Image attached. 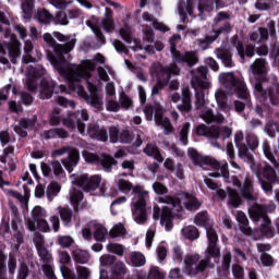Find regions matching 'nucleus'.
I'll use <instances>...</instances> for the list:
<instances>
[{"label":"nucleus","mask_w":279,"mask_h":279,"mask_svg":"<svg viewBox=\"0 0 279 279\" xmlns=\"http://www.w3.org/2000/svg\"><path fill=\"white\" fill-rule=\"evenodd\" d=\"M251 71L255 77L254 96L262 105H256L255 112L262 119L271 114V106H279V85L265 87L262 80L267 75V59L258 58L251 64ZM271 105V106H270Z\"/></svg>","instance_id":"f257e3e1"},{"label":"nucleus","mask_w":279,"mask_h":279,"mask_svg":"<svg viewBox=\"0 0 279 279\" xmlns=\"http://www.w3.org/2000/svg\"><path fill=\"white\" fill-rule=\"evenodd\" d=\"M182 38L180 35H174L169 39L170 43V53L172 57V62L169 65H162V63H154L151 65L153 71L156 75H160L165 82H171V75H180L181 70L178 64H182V66H189V69H193L197 62H199V58L195 51H185L182 52L178 50L175 39Z\"/></svg>","instance_id":"f03ea898"},{"label":"nucleus","mask_w":279,"mask_h":279,"mask_svg":"<svg viewBox=\"0 0 279 279\" xmlns=\"http://www.w3.org/2000/svg\"><path fill=\"white\" fill-rule=\"evenodd\" d=\"M118 189L122 193H130V191H133L136 202L132 204L131 210L132 216L135 221V223H146L147 222V197L149 196V193L145 190H143V186L141 185H133L132 182L125 180V179H119L118 181Z\"/></svg>","instance_id":"7ed1b4c3"},{"label":"nucleus","mask_w":279,"mask_h":279,"mask_svg":"<svg viewBox=\"0 0 279 279\" xmlns=\"http://www.w3.org/2000/svg\"><path fill=\"white\" fill-rule=\"evenodd\" d=\"M219 77L222 84L233 88L239 99L246 101L245 104L241 100H234L235 112H244L245 106H252V100H250V89H247V85L245 84V81H243V77L235 75L234 72L222 73Z\"/></svg>","instance_id":"20e7f679"},{"label":"nucleus","mask_w":279,"mask_h":279,"mask_svg":"<svg viewBox=\"0 0 279 279\" xmlns=\"http://www.w3.org/2000/svg\"><path fill=\"white\" fill-rule=\"evenodd\" d=\"M43 39L44 43L49 45V47H51L53 51V53H48V58L51 64H53L54 69L59 71V73H62V71H64V64L66 62V57L64 56H68V53H71L72 49H75V39H72L71 41L65 44H59L58 41H56L53 36H51L50 33H45L43 35Z\"/></svg>","instance_id":"39448f33"},{"label":"nucleus","mask_w":279,"mask_h":279,"mask_svg":"<svg viewBox=\"0 0 279 279\" xmlns=\"http://www.w3.org/2000/svg\"><path fill=\"white\" fill-rule=\"evenodd\" d=\"M159 204H168L177 213H184V208L190 213H195L202 208V202H199L197 196L184 191L181 194L159 197Z\"/></svg>","instance_id":"423d86ee"},{"label":"nucleus","mask_w":279,"mask_h":279,"mask_svg":"<svg viewBox=\"0 0 279 279\" xmlns=\"http://www.w3.org/2000/svg\"><path fill=\"white\" fill-rule=\"evenodd\" d=\"M190 158L193 160L194 165L198 167H210L211 169H216V171H220L222 178L225 180H230V170L228 169V163L221 166L217 159L210 156H204L199 154L196 149H193L190 153Z\"/></svg>","instance_id":"0eeeda50"},{"label":"nucleus","mask_w":279,"mask_h":279,"mask_svg":"<svg viewBox=\"0 0 279 279\" xmlns=\"http://www.w3.org/2000/svg\"><path fill=\"white\" fill-rule=\"evenodd\" d=\"M153 219L154 221H160V226H165L166 232H171L173 230V220L175 215L173 209L169 206H155L153 209Z\"/></svg>","instance_id":"6e6552de"},{"label":"nucleus","mask_w":279,"mask_h":279,"mask_svg":"<svg viewBox=\"0 0 279 279\" xmlns=\"http://www.w3.org/2000/svg\"><path fill=\"white\" fill-rule=\"evenodd\" d=\"M193 94L191 93V88L189 86L182 88V94L174 93L170 96V101L173 104H178V101H182V104L177 106V110L183 114H189L191 110H193V104L191 98Z\"/></svg>","instance_id":"1a4fd4ad"},{"label":"nucleus","mask_w":279,"mask_h":279,"mask_svg":"<svg viewBox=\"0 0 279 279\" xmlns=\"http://www.w3.org/2000/svg\"><path fill=\"white\" fill-rule=\"evenodd\" d=\"M232 29H234V26L232 25V23L227 21L222 25H220L218 29L213 31L214 35H207L205 36V38L197 39L198 46L201 47V49L206 50L208 49V47H210V45H213V43H215V40H217V38H219V36H221V34L228 36V34H230Z\"/></svg>","instance_id":"9d476101"},{"label":"nucleus","mask_w":279,"mask_h":279,"mask_svg":"<svg viewBox=\"0 0 279 279\" xmlns=\"http://www.w3.org/2000/svg\"><path fill=\"white\" fill-rule=\"evenodd\" d=\"M75 182L80 189H82L85 193H90L93 191H97L99 185L101 184L100 175H92L81 174L76 177Z\"/></svg>","instance_id":"9b49d317"},{"label":"nucleus","mask_w":279,"mask_h":279,"mask_svg":"<svg viewBox=\"0 0 279 279\" xmlns=\"http://www.w3.org/2000/svg\"><path fill=\"white\" fill-rule=\"evenodd\" d=\"M93 77L90 71H88L84 65H78L76 69H72L69 73V82L71 90H75V88H80L82 92V85H80V81L82 80H89Z\"/></svg>","instance_id":"f8f14e48"},{"label":"nucleus","mask_w":279,"mask_h":279,"mask_svg":"<svg viewBox=\"0 0 279 279\" xmlns=\"http://www.w3.org/2000/svg\"><path fill=\"white\" fill-rule=\"evenodd\" d=\"M155 124L158 128H162L165 136H169L170 134H173L174 129L173 124H171V120L169 118H165V110L162 109V106L156 105L155 106Z\"/></svg>","instance_id":"ddd939ff"},{"label":"nucleus","mask_w":279,"mask_h":279,"mask_svg":"<svg viewBox=\"0 0 279 279\" xmlns=\"http://www.w3.org/2000/svg\"><path fill=\"white\" fill-rule=\"evenodd\" d=\"M232 45L235 47L238 56L241 58V60H245V57L254 58V56H256V46L252 44L244 46L241 39H239V35L233 37Z\"/></svg>","instance_id":"4468645a"},{"label":"nucleus","mask_w":279,"mask_h":279,"mask_svg":"<svg viewBox=\"0 0 279 279\" xmlns=\"http://www.w3.org/2000/svg\"><path fill=\"white\" fill-rule=\"evenodd\" d=\"M38 121V117L34 116L32 119L22 118L19 121V125L13 128V132L20 136V138H27L28 133L27 130H34L36 128V123Z\"/></svg>","instance_id":"2eb2a0df"},{"label":"nucleus","mask_w":279,"mask_h":279,"mask_svg":"<svg viewBox=\"0 0 279 279\" xmlns=\"http://www.w3.org/2000/svg\"><path fill=\"white\" fill-rule=\"evenodd\" d=\"M240 195L246 202H256V193L254 192V177L247 174L240 186Z\"/></svg>","instance_id":"dca6fc26"},{"label":"nucleus","mask_w":279,"mask_h":279,"mask_svg":"<svg viewBox=\"0 0 279 279\" xmlns=\"http://www.w3.org/2000/svg\"><path fill=\"white\" fill-rule=\"evenodd\" d=\"M87 134L94 141L100 143H108V129L106 126H99V124H89L87 128Z\"/></svg>","instance_id":"f3484780"},{"label":"nucleus","mask_w":279,"mask_h":279,"mask_svg":"<svg viewBox=\"0 0 279 279\" xmlns=\"http://www.w3.org/2000/svg\"><path fill=\"white\" fill-rule=\"evenodd\" d=\"M250 217L254 221H258L259 219H263L262 226H271V219H269V216L267 215V209L265 206L256 204L253 206V209L250 211Z\"/></svg>","instance_id":"a211bd4d"},{"label":"nucleus","mask_w":279,"mask_h":279,"mask_svg":"<svg viewBox=\"0 0 279 279\" xmlns=\"http://www.w3.org/2000/svg\"><path fill=\"white\" fill-rule=\"evenodd\" d=\"M196 136H204L205 138H211L213 141L219 140V131H217V126H208L204 123L196 125L195 128Z\"/></svg>","instance_id":"6ab92c4d"},{"label":"nucleus","mask_w":279,"mask_h":279,"mask_svg":"<svg viewBox=\"0 0 279 279\" xmlns=\"http://www.w3.org/2000/svg\"><path fill=\"white\" fill-rule=\"evenodd\" d=\"M216 57L221 60L223 66L227 69L234 68V61L232 60V50L226 47H219L216 49Z\"/></svg>","instance_id":"aec40b11"},{"label":"nucleus","mask_w":279,"mask_h":279,"mask_svg":"<svg viewBox=\"0 0 279 279\" xmlns=\"http://www.w3.org/2000/svg\"><path fill=\"white\" fill-rule=\"evenodd\" d=\"M53 93H58L56 92V83L53 81L43 78L40 81V99H51V97H53Z\"/></svg>","instance_id":"412c9836"},{"label":"nucleus","mask_w":279,"mask_h":279,"mask_svg":"<svg viewBox=\"0 0 279 279\" xmlns=\"http://www.w3.org/2000/svg\"><path fill=\"white\" fill-rule=\"evenodd\" d=\"M143 153L149 158H154V160H157V162H165V157H162L160 148H158V145L154 143L146 144Z\"/></svg>","instance_id":"4be33fe9"},{"label":"nucleus","mask_w":279,"mask_h":279,"mask_svg":"<svg viewBox=\"0 0 279 279\" xmlns=\"http://www.w3.org/2000/svg\"><path fill=\"white\" fill-rule=\"evenodd\" d=\"M227 195L229 199L228 204L233 208H239V206L243 205V196H241V194H239V191H236L235 189L227 186Z\"/></svg>","instance_id":"5701e85b"},{"label":"nucleus","mask_w":279,"mask_h":279,"mask_svg":"<svg viewBox=\"0 0 279 279\" xmlns=\"http://www.w3.org/2000/svg\"><path fill=\"white\" fill-rule=\"evenodd\" d=\"M238 156L243 160L244 162H247L251 167H254L256 165L254 159V154H252L251 149L247 147V144L242 145L238 148Z\"/></svg>","instance_id":"b1692460"},{"label":"nucleus","mask_w":279,"mask_h":279,"mask_svg":"<svg viewBox=\"0 0 279 279\" xmlns=\"http://www.w3.org/2000/svg\"><path fill=\"white\" fill-rule=\"evenodd\" d=\"M77 162H80V150L73 148L68 156V159L63 160V166L66 171H73V167H77Z\"/></svg>","instance_id":"393cba45"},{"label":"nucleus","mask_w":279,"mask_h":279,"mask_svg":"<svg viewBox=\"0 0 279 279\" xmlns=\"http://www.w3.org/2000/svg\"><path fill=\"white\" fill-rule=\"evenodd\" d=\"M120 36L124 43H128V45H132L134 43L136 46L133 47V51H136V49L142 50L143 45H141V41L137 38H132V32L129 28H121L120 29Z\"/></svg>","instance_id":"a878e982"},{"label":"nucleus","mask_w":279,"mask_h":279,"mask_svg":"<svg viewBox=\"0 0 279 279\" xmlns=\"http://www.w3.org/2000/svg\"><path fill=\"white\" fill-rule=\"evenodd\" d=\"M238 223H240V230L243 234H246L247 236H252L253 231L250 227V220L247 219V216L245 213L240 211L238 214Z\"/></svg>","instance_id":"bb28decb"},{"label":"nucleus","mask_w":279,"mask_h":279,"mask_svg":"<svg viewBox=\"0 0 279 279\" xmlns=\"http://www.w3.org/2000/svg\"><path fill=\"white\" fill-rule=\"evenodd\" d=\"M111 274L113 279H124L125 274H128V267L123 262H116L111 266Z\"/></svg>","instance_id":"cd10ccee"},{"label":"nucleus","mask_w":279,"mask_h":279,"mask_svg":"<svg viewBox=\"0 0 279 279\" xmlns=\"http://www.w3.org/2000/svg\"><path fill=\"white\" fill-rule=\"evenodd\" d=\"M72 258L77 265H86L90 260V254L87 251L76 248L72 252Z\"/></svg>","instance_id":"c85d7f7f"},{"label":"nucleus","mask_w":279,"mask_h":279,"mask_svg":"<svg viewBox=\"0 0 279 279\" xmlns=\"http://www.w3.org/2000/svg\"><path fill=\"white\" fill-rule=\"evenodd\" d=\"M98 165H101L104 171L110 173V171H112V167H117L119 161H117V159L111 155H102Z\"/></svg>","instance_id":"c756f323"},{"label":"nucleus","mask_w":279,"mask_h":279,"mask_svg":"<svg viewBox=\"0 0 279 279\" xmlns=\"http://www.w3.org/2000/svg\"><path fill=\"white\" fill-rule=\"evenodd\" d=\"M9 56L11 58V62L16 64V58H21V43L19 40L13 41L8 45Z\"/></svg>","instance_id":"7c9ffc66"},{"label":"nucleus","mask_w":279,"mask_h":279,"mask_svg":"<svg viewBox=\"0 0 279 279\" xmlns=\"http://www.w3.org/2000/svg\"><path fill=\"white\" fill-rule=\"evenodd\" d=\"M262 175L264 180H267V182H278V174L276 173V169L271 167L269 163H265Z\"/></svg>","instance_id":"2f4dec72"},{"label":"nucleus","mask_w":279,"mask_h":279,"mask_svg":"<svg viewBox=\"0 0 279 279\" xmlns=\"http://www.w3.org/2000/svg\"><path fill=\"white\" fill-rule=\"evenodd\" d=\"M59 216L64 226H71L73 221V209L70 207H59Z\"/></svg>","instance_id":"473e14b6"},{"label":"nucleus","mask_w":279,"mask_h":279,"mask_svg":"<svg viewBox=\"0 0 279 279\" xmlns=\"http://www.w3.org/2000/svg\"><path fill=\"white\" fill-rule=\"evenodd\" d=\"M130 262L132 267H143L146 263L145 255L141 252H132Z\"/></svg>","instance_id":"72a5a7b5"},{"label":"nucleus","mask_w":279,"mask_h":279,"mask_svg":"<svg viewBox=\"0 0 279 279\" xmlns=\"http://www.w3.org/2000/svg\"><path fill=\"white\" fill-rule=\"evenodd\" d=\"M208 221H210V219L208 218V211H199L194 217V223L205 229L210 228V225L208 223Z\"/></svg>","instance_id":"f704fd0d"},{"label":"nucleus","mask_w":279,"mask_h":279,"mask_svg":"<svg viewBox=\"0 0 279 279\" xmlns=\"http://www.w3.org/2000/svg\"><path fill=\"white\" fill-rule=\"evenodd\" d=\"M34 243H35V247L37 250L39 258H41L44 254H47L49 252V250L45 247V239L43 238V234H37L34 240Z\"/></svg>","instance_id":"c9c22d12"},{"label":"nucleus","mask_w":279,"mask_h":279,"mask_svg":"<svg viewBox=\"0 0 279 279\" xmlns=\"http://www.w3.org/2000/svg\"><path fill=\"white\" fill-rule=\"evenodd\" d=\"M37 21L43 25H49L53 21V15L47 9H43L37 12Z\"/></svg>","instance_id":"e433bc0d"},{"label":"nucleus","mask_w":279,"mask_h":279,"mask_svg":"<svg viewBox=\"0 0 279 279\" xmlns=\"http://www.w3.org/2000/svg\"><path fill=\"white\" fill-rule=\"evenodd\" d=\"M22 12L24 19H32L34 14V0H22Z\"/></svg>","instance_id":"4c0bfd02"},{"label":"nucleus","mask_w":279,"mask_h":279,"mask_svg":"<svg viewBox=\"0 0 279 279\" xmlns=\"http://www.w3.org/2000/svg\"><path fill=\"white\" fill-rule=\"evenodd\" d=\"M61 189L62 187L60 186V184H58V182L50 183L46 191L47 199H49V202H53V197H56V195L60 193Z\"/></svg>","instance_id":"58836bf2"},{"label":"nucleus","mask_w":279,"mask_h":279,"mask_svg":"<svg viewBox=\"0 0 279 279\" xmlns=\"http://www.w3.org/2000/svg\"><path fill=\"white\" fill-rule=\"evenodd\" d=\"M183 234L189 241H195L196 239H199V229L195 226H189L183 229Z\"/></svg>","instance_id":"ea45409f"},{"label":"nucleus","mask_w":279,"mask_h":279,"mask_svg":"<svg viewBox=\"0 0 279 279\" xmlns=\"http://www.w3.org/2000/svg\"><path fill=\"white\" fill-rule=\"evenodd\" d=\"M81 90L83 93V97L84 99H86L87 101H89L92 104V106H94V108H97L99 110V108H101V100H99V94H95V95H87L86 90H84V87L81 86Z\"/></svg>","instance_id":"a19ab883"},{"label":"nucleus","mask_w":279,"mask_h":279,"mask_svg":"<svg viewBox=\"0 0 279 279\" xmlns=\"http://www.w3.org/2000/svg\"><path fill=\"white\" fill-rule=\"evenodd\" d=\"M213 10H215V1L214 0H199L198 1L199 14H204V12H213Z\"/></svg>","instance_id":"79ce46f5"},{"label":"nucleus","mask_w":279,"mask_h":279,"mask_svg":"<svg viewBox=\"0 0 279 279\" xmlns=\"http://www.w3.org/2000/svg\"><path fill=\"white\" fill-rule=\"evenodd\" d=\"M119 105L122 110H129L134 106V102L132 101V98H130V96H128V94L122 92L120 94Z\"/></svg>","instance_id":"37998d69"},{"label":"nucleus","mask_w":279,"mask_h":279,"mask_svg":"<svg viewBox=\"0 0 279 279\" xmlns=\"http://www.w3.org/2000/svg\"><path fill=\"white\" fill-rule=\"evenodd\" d=\"M107 251L110 252V254H116L117 256H123V254H125V246L119 243H109L107 245Z\"/></svg>","instance_id":"c03bdc74"},{"label":"nucleus","mask_w":279,"mask_h":279,"mask_svg":"<svg viewBox=\"0 0 279 279\" xmlns=\"http://www.w3.org/2000/svg\"><path fill=\"white\" fill-rule=\"evenodd\" d=\"M86 25H88V27H90V29L95 34L96 38H98V40L101 43V45H106V36L101 32V28L99 26L93 24L90 21H87Z\"/></svg>","instance_id":"a18cd8bd"},{"label":"nucleus","mask_w":279,"mask_h":279,"mask_svg":"<svg viewBox=\"0 0 279 279\" xmlns=\"http://www.w3.org/2000/svg\"><path fill=\"white\" fill-rule=\"evenodd\" d=\"M83 158L85 159V162H88L89 165H99L101 161V157H99V155L88 150L83 151Z\"/></svg>","instance_id":"49530a36"},{"label":"nucleus","mask_w":279,"mask_h":279,"mask_svg":"<svg viewBox=\"0 0 279 279\" xmlns=\"http://www.w3.org/2000/svg\"><path fill=\"white\" fill-rule=\"evenodd\" d=\"M191 130V123L185 122L180 131V141L182 145H189V132Z\"/></svg>","instance_id":"de8ad7c7"},{"label":"nucleus","mask_w":279,"mask_h":279,"mask_svg":"<svg viewBox=\"0 0 279 279\" xmlns=\"http://www.w3.org/2000/svg\"><path fill=\"white\" fill-rule=\"evenodd\" d=\"M157 83L151 88V95H160V90L165 88L166 84H169L168 81H165L159 74H156Z\"/></svg>","instance_id":"09e8293b"},{"label":"nucleus","mask_w":279,"mask_h":279,"mask_svg":"<svg viewBox=\"0 0 279 279\" xmlns=\"http://www.w3.org/2000/svg\"><path fill=\"white\" fill-rule=\"evenodd\" d=\"M272 7H274L272 0H256L255 2L256 10H260L262 12H267Z\"/></svg>","instance_id":"8fccbe9b"},{"label":"nucleus","mask_w":279,"mask_h":279,"mask_svg":"<svg viewBox=\"0 0 279 279\" xmlns=\"http://www.w3.org/2000/svg\"><path fill=\"white\" fill-rule=\"evenodd\" d=\"M57 243L64 250L66 247H71L72 243H75V241L73 238H71V235H59Z\"/></svg>","instance_id":"3c124183"},{"label":"nucleus","mask_w":279,"mask_h":279,"mask_svg":"<svg viewBox=\"0 0 279 279\" xmlns=\"http://www.w3.org/2000/svg\"><path fill=\"white\" fill-rule=\"evenodd\" d=\"M206 106V99H205V94L204 90H197L195 93V107L196 110H199Z\"/></svg>","instance_id":"603ef678"},{"label":"nucleus","mask_w":279,"mask_h":279,"mask_svg":"<svg viewBox=\"0 0 279 279\" xmlns=\"http://www.w3.org/2000/svg\"><path fill=\"white\" fill-rule=\"evenodd\" d=\"M246 145L251 149L252 154H254L256 149H258V137L256 135H248L246 138Z\"/></svg>","instance_id":"864d4df0"},{"label":"nucleus","mask_w":279,"mask_h":279,"mask_svg":"<svg viewBox=\"0 0 279 279\" xmlns=\"http://www.w3.org/2000/svg\"><path fill=\"white\" fill-rule=\"evenodd\" d=\"M216 130L218 132V138H221L226 141V138H230L232 136V129L229 126H216Z\"/></svg>","instance_id":"5fc2aeb1"},{"label":"nucleus","mask_w":279,"mask_h":279,"mask_svg":"<svg viewBox=\"0 0 279 279\" xmlns=\"http://www.w3.org/2000/svg\"><path fill=\"white\" fill-rule=\"evenodd\" d=\"M207 254L211 258H219V256H221V248H219V245H217V243L216 244H208Z\"/></svg>","instance_id":"6e6d98bb"},{"label":"nucleus","mask_w":279,"mask_h":279,"mask_svg":"<svg viewBox=\"0 0 279 279\" xmlns=\"http://www.w3.org/2000/svg\"><path fill=\"white\" fill-rule=\"evenodd\" d=\"M106 234H108L106 227H97L94 231V239L95 241H106Z\"/></svg>","instance_id":"4d7b16f0"},{"label":"nucleus","mask_w":279,"mask_h":279,"mask_svg":"<svg viewBox=\"0 0 279 279\" xmlns=\"http://www.w3.org/2000/svg\"><path fill=\"white\" fill-rule=\"evenodd\" d=\"M153 191L156 195H167V193H169V187L157 181L153 184Z\"/></svg>","instance_id":"13d9d810"},{"label":"nucleus","mask_w":279,"mask_h":279,"mask_svg":"<svg viewBox=\"0 0 279 279\" xmlns=\"http://www.w3.org/2000/svg\"><path fill=\"white\" fill-rule=\"evenodd\" d=\"M147 279H165V274L160 272L158 266H151Z\"/></svg>","instance_id":"bf43d9fd"},{"label":"nucleus","mask_w":279,"mask_h":279,"mask_svg":"<svg viewBox=\"0 0 279 279\" xmlns=\"http://www.w3.org/2000/svg\"><path fill=\"white\" fill-rule=\"evenodd\" d=\"M27 276H29V267L25 262H22L19 267L16 279H27Z\"/></svg>","instance_id":"052dcab7"},{"label":"nucleus","mask_w":279,"mask_h":279,"mask_svg":"<svg viewBox=\"0 0 279 279\" xmlns=\"http://www.w3.org/2000/svg\"><path fill=\"white\" fill-rule=\"evenodd\" d=\"M117 263V256L114 255H102L100 257V265L105 267H112Z\"/></svg>","instance_id":"680f3d73"},{"label":"nucleus","mask_w":279,"mask_h":279,"mask_svg":"<svg viewBox=\"0 0 279 279\" xmlns=\"http://www.w3.org/2000/svg\"><path fill=\"white\" fill-rule=\"evenodd\" d=\"M120 143L130 144L132 141H134V135L130 130H122L119 137Z\"/></svg>","instance_id":"e2e57ef3"},{"label":"nucleus","mask_w":279,"mask_h":279,"mask_svg":"<svg viewBox=\"0 0 279 279\" xmlns=\"http://www.w3.org/2000/svg\"><path fill=\"white\" fill-rule=\"evenodd\" d=\"M109 234L111 239H117L118 236H122V234H125V227L123 225H118L109 231Z\"/></svg>","instance_id":"0e129e2a"},{"label":"nucleus","mask_w":279,"mask_h":279,"mask_svg":"<svg viewBox=\"0 0 279 279\" xmlns=\"http://www.w3.org/2000/svg\"><path fill=\"white\" fill-rule=\"evenodd\" d=\"M259 258L263 267H272L274 256H271L269 253H262Z\"/></svg>","instance_id":"69168bd1"},{"label":"nucleus","mask_w":279,"mask_h":279,"mask_svg":"<svg viewBox=\"0 0 279 279\" xmlns=\"http://www.w3.org/2000/svg\"><path fill=\"white\" fill-rule=\"evenodd\" d=\"M207 239L209 244H217L219 241V235H217V231L213 229V227H208L207 229Z\"/></svg>","instance_id":"338daca9"},{"label":"nucleus","mask_w":279,"mask_h":279,"mask_svg":"<svg viewBox=\"0 0 279 279\" xmlns=\"http://www.w3.org/2000/svg\"><path fill=\"white\" fill-rule=\"evenodd\" d=\"M77 279L90 278V270L84 266L76 267Z\"/></svg>","instance_id":"774afa93"}]
</instances>
